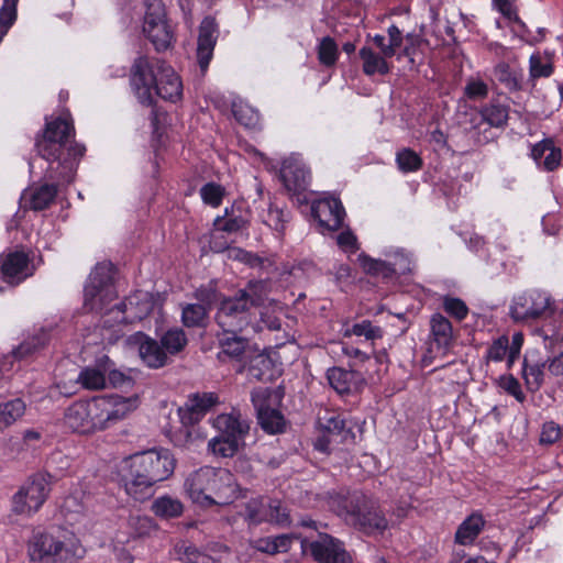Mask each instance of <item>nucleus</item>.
Instances as JSON below:
<instances>
[{
	"mask_svg": "<svg viewBox=\"0 0 563 563\" xmlns=\"http://www.w3.org/2000/svg\"><path fill=\"white\" fill-rule=\"evenodd\" d=\"M252 309L236 292L232 297H223L214 316L216 323L225 334H239L252 323Z\"/></svg>",
	"mask_w": 563,
	"mask_h": 563,
	"instance_id": "9",
	"label": "nucleus"
},
{
	"mask_svg": "<svg viewBox=\"0 0 563 563\" xmlns=\"http://www.w3.org/2000/svg\"><path fill=\"white\" fill-rule=\"evenodd\" d=\"M221 352L230 357H240L249 344L247 339L238 334H225L219 340Z\"/></svg>",
	"mask_w": 563,
	"mask_h": 563,
	"instance_id": "42",
	"label": "nucleus"
},
{
	"mask_svg": "<svg viewBox=\"0 0 563 563\" xmlns=\"http://www.w3.org/2000/svg\"><path fill=\"white\" fill-rule=\"evenodd\" d=\"M443 309L457 321L464 320L468 313V308L462 299L450 296L443 298Z\"/></svg>",
	"mask_w": 563,
	"mask_h": 563,
	"instance_id": "51",
	"label": "nucleus"
},
{
	"mask_svg": "<svg viewBox=\"0 0 563 563\" xmlns=\"http://www.w3.org/2000/svg\"><path fill=\"white\" fill-rule=\"evenodd\" d=\"M338 506V512L357 526L367 534L383 533L388 521L378 505L362 494H353L350 497L336 494L332 498V506Z\"/></svg>",
	"mask_w": 563,
	"mask_h": 563,
	"instance_id": "5",
	"label": "nucleus"
},
{
	"mask_svg": "<svg viewBox=\"0 0 563 563\" xmlns=\"http://www.w3.org/2000/svg\"><path fill=\"white\" fill-rule=\"evenodd\" d=\"M464 96L468 100H483L488 96V86L479 78H470L464 87Z\"/></svg>",
	"mask_w": 563,
	"mask_h": 563,
	"instance_id": "49",
	"label": "nucleus"
},
{
	"mask_svg": "<svg viewBox=\"0 0 563 563\" xmlns=\"http://www.w3.org/2000/svg\"><path fill=\"white\" fill-rule=\"evenodd\" d=\"M383 334V329L378 325L373 324L372 321L369 320H363L360 323H355L350 329H346L344 332L345 336H364L366 340L369 341L382 339Z\"/></svg>",
	"mask_w": 563,
	"mask_h": 563,
	"instance_id": "43",
	"label": "nucleus"
},
{
	"mask_svg": "<svg viewBox=\"0 0 563 563\" xmlns=\"http://www.w3.org/2000/svg\"><path fill=\"white\" fill-rule=\"evenodd\" d=\"M268 522H274L277 525H287L289 523V515L287 512L286 507L279 500H268Z\"/></svg>",
	"mask_w": 563,
	"mask_h": 563,
	"instance_id": "55",
	"label": "nucleus"
},
{
	"mask_svg": "<svg viewBox=\"0 0 563 563\" xmlns=\"http://www.w3.org/2000/svg\"><path fill=\"white\" fill-rule=\"evenodd\" d=\"M247 375L258 382H269L275 377V366L272 358L260 353L253 356L247 367Z\"/></svg>",
	"mask_w": 563,
	"mask_h": 563,
	"instance_id": "27",
	"label": "nucleus"
},
{
	"mask_svg": "<svg viewBox=\"0 0 563 563\" xmlns=\"http://www.w3.org/2000/svg\"><path fill=\"white\" fill-rule=\"evenodd\" d=\"M135 341L139 344L140 356L148 367L159 368L168 363V355L161 341L151 339L143 333H137Z\"/></svg>",
	"mask_w": 563,
	"mask_h": 563,
	"instance_id": "22",
	"label": "nucleus"
},
{
	"mask_svg": "<svg viewBox=\"0 0 563 563\" xmlns=\"http://www.w3.org/2000/svg\"><path fill=\"white\" fill-rule=\"evenodd\" d=\"M280 177L288 191L301 192L309 185L310 174L303 166L288 163L283 165Z\"/></svg>",
	"mask_w": 563,
	"mask_h": 563,
	"instance_id": "24",
	"label": "nucleus"
},
{
	"mask_svg": "<svg viewBox=\"0 0 563 563\" xmlns=\"http://www.w3.org/2000/svg\"><path fill=\"white\" fill-rule=\"evenodd\" d=\"M115 309L122 313L129 312L128 317L120 319L121 322H132L146 317L153 309V302L150 300L147 292L137 291L117 305Z\"/></svg>",
	"mask_w": 563,
	"mask_h": 563,
	"instance_id": "23",
	"label": "nucleus"
},
{
	"mask_svg": "<svg viewBox=\"0 0 563 563\" xmlns=\"http://www.w3.org/2000/svg\"><path fill=\"white\" fill-rule=\"evenodd\" d=\"M358 55L363 62V71L365 75L373 76L376 73L386 75L389 73V66L386 62V57L375 53L371 47H362Z\"/></svg>",
	"mask_w": 563,
	"mask_h": 563,
	"instance_id": "31",
	"label": "nucleus"
},
{
	"mask_svg": "<svg viewBox=\"0 0 563 563\" xmlns=\"http://www.w3.org/2000/svg\"><path fill=\"white\" fill-rule=\"evenodd\" d=\"M330 386L340 395L360 391L366 384L362 373L342 367H332L327 372Z\"/></svg>",
	"mask_w": 563,
	"mask_h": 563,
	"instance_id": "19",
	"label": "nucleus"
},
{
	"mask_svg": "<svg viewBox=\"0 0 563 563\" xmlns=\"http://www.w3.org/2000/svg\"><path fill=\"white\" fill-rule=\"evenodd\" d=\"M224 192V188L216 183H208L200 189V195L203 202L212 207H218L221 205Z\"/></svg>",
	"mask_w": 563,
	"mask_h": 563,
	"instance_id": "50",
	"label": "nucleus"
},
{
	"mask_svg": "<svg viewBox=\"0 0 563 563\" xmlns=\"http://www.w3.org/2000/svg\"><path fill=\"white\" fill-rule=\"evenodd\" d=\"M57 195V186L54 184H43L31 188L24 196L25 202L30 209L41 211L51 206Z\"/></svg>",
	"mask_w": 563,
	"mask_h": 563,
	"instance_id": "26",
	"label": "nucleus"
},
{
	"mask_svg": "<svg viewBox=\"0 0 563 563\" xmlns=\"http://www.w3.org/2000/svg\"><path fill=\"white\" fill-rule=\"evenodd\" d=\"M73 124L64 118L46 121L45 129L36 137L37 154L49 163L45 177L49 180L70 181L77 161L85 147L75 143Z\"/></svg>",
	"mask_w": 563,
	"mask_h": 563,
	"instance_id": "1",
	"label": "nucleus"
},
{
	"mask_svg": "<svg viewBox=\"0 0 563 563\" xmlns=\"http://www.w3.org/2000/svg\"><path fill=\"white\" fill-rule=\"evenodd\" d=\"M217 23L213 18L207 16L202 20L199 27L197 59L199 67L205 73L213 55L217 41Z\"/></svg>",
	"mask_w": 563,
	"mask_h": 563,
	"instance_id": "20",
	"label": "nucleus"
},
{
	"mask_svg": "<svg viewBox=\"0 0 563 563\" xmlns=\"http://www.w3.org/2000/svg\"><path fill=\"white\" fill-rule=\"evenodd\" d=\"M338 55V45L334 40L330 36L323 37L318 46L319 62L327 67H331L336 63Z\"/></svg>",
	"mask_w": 563,
	"mask_h": 563,
	"instance_id": "47",
	"label": "nucleus"
},
{
	"mask_svg": "<svg viewBox=\"0 0 563 563\" xmlns=\"http://www.w3.org/2000/svg\"><path fill=\"white\" fill-rule=\"evenodd\" d=\"M187 402L188 406L191 407V410H196L202 418L207 411L219 404V397L214 393H197L190 396Z\"/></svg>",
	"mask_w": 563,
	"mask_h": 563,
	"instance_id": "45",
	"label": "nucleus"
},
{
	"mask_svg": "<svg viewBox=\"0 0 563 563\" xmlns=\"http://www.w3.org/2000/svg\"><path fill=\"white\" fill-rule=\"evenodd\" d=\"M553 73V64L548 56L533 54L529 60V74L531 79L547 78Z\"/></svg>",
	"mask_w": 563,
	"mask_h": 563,
	"instance_id": "44",
	"label": "nucleus"
},
{
	"mask_svg": "<svg viewBox=\"0 0 563 563\" xmlns=\"http://www.w3.org/2000/svg\"><path fill=\"white\" fill-rule=\"evenodd\" d=\"M29 555L38 563H67L74 559L73 552L64 542L49 532H37L29 543Z\"/></svg>",
	"mask_w": 563,
	"mask_h": 563,
	"instance_id": "12",
	"label": "nucleus"
},
{
	"mask_svg": "<svg viewBox=\"0 0 563 563\" xmlns=\"http://www.w3.org/2000/svg\"><path fill=\"white\" fill-rule=\"evenodd\" d=\"M143 31L147 35L148 40L153 43L156 51H165L170 46L173 33L166 21L144 25Z\"/></svg>",
	"mask_w": 563,
	"mask_h": 563,
	"instance_id": "32",
	"label": "nucleus"
},
{
	"mask_svg": "<svg viewBox=\"0 0 563 563\" xmlns=\"http://www.w3.org/2000/svg\"><path fill=\"white\" fill-rule=\"evenodd\" d=\"M51 493V476L36 473L12 497V511L31 517L40 510Z\"/></svg>",
	"mask_w": 563,
	"mask_h": 563,
	"instance_id": "8",
	"label": "nucleus"
},
{
	"mask_svg": "<svg viewBox=\"0 0 563 563\" xmlns=\"http://www.w3.org/2000/svg\"><path fill=\"white\" fill-rule=\"evenodd\" d=\"M302 545L318 563H352L342 542L327 533H320L313 541H303Z\"/></svg>",
	"mask_w": 563,
	"mask_h": 563,
	"instance_id": "13",
	"label": "nucleus"
},
{
	"mask_svg": "<svg viewBox=\"0 0 563 563\" xmlns=\"http://www.w3.org/2000/svg\"><path fill=\"white\" fill-rule=\"evenodd\" d=\"M268 500L265 499H252L246 504L245 517L254 525L268 521Z\"/></svg>",
	"mask_w": 563,
	"mask_h": 563,
	"instance_id": "46",
	"label": "nucleus"
},
{
	"mask_svg": "<svg viewBox=\"0 0 563 563\" xmlns=\"http://www.w3.org/2000/svg\"><path fill=\"white\" fill-rule=\"evenodd\" d=\"M146 12L144 18V25L165 22V9L159 0H151L146 2Z\"/></svg>",
	"mask_w": 563,
	"mask_h": 563,
	"instance_id": "52",
	"label": "nucleus"
},
{
	"mask_svg": "<svg viewBox=\"0 0 563 563\" xmlns=\"http://www.w3.org/2000/svg\"><path fill=\"white\" fill-rule=\"evenodd\" d=\"M319 421L329 437H340L341 441L353 437L351 429L346 427L345 420L340 415L332 413L329 417L319 418Z\"/></svg>",
	"mask_w": 563,
	"mask_h": 563,
	"instance_id": "39",
	"label": "nucleus"
},
{
	"mask_svg": "<svg viewBox=\"0 0 563 563\" xmlns=\"http://www.w3.org/2000/svg\"><path fill=\"white\" fill-rule=\"evenodd\" d=\"M549 308V297L539 291H530L514 300L510 316L515 321L527 322L547 314Z\"/></svg>",
	"mask_w": 563,
	"mask_h": 563,
	"instance_id": "14",
	"label": "nucleus"
},
{
	"mask_svg": "<svg viewBox=\"0 0 563 563\" xmlns=\"http://www.w3.org/2000/svg\"><path fill=\"white\" fill-rule=\"evenodd\" d=\"M25 411V404L22 399L15 398L0 404V431L10 427Z\"/></svg>",
	"mask_w": 563,
	"mask_h": 563,
	"instance_id": "36",
	"label": "nucleus"
},
{
	"mask_svg": "<svg viewBox=\"0 0 563 563\" xmlns=\"http://www.w3.org/2000/svg\"><path fill=\"white\" fill-rule=\"evenodd\" d=\"M100 404L99 397L71 404L64 413L65 424L73 431L80 433L103 430Z\"/></svg>",
	"mask_w": 563,
	"mask_h": 563,
	"instance_id": "11",
	"label": "nucleus"
},
{
	"mask_svg": "<svg viewBox=\"0 0 563 563\" xmlns=\"http://www.w3.org/2000/svg\"><path fill=\"white\" fill-rule=\"evenodd\" d=\"M174 550L177 559L185 563H214L213 558L185 541L177 543Z\"/></svg>",
	"mask_w": 563,
	"mask_h": 563,
	"instance_id": "37",
	"label": "nucleus"
},
{
	"mask_svg": "<svg viewBox=\"0 0 563 563\" xmlns=\"http://www.w3.org/2000/svg\"><path fill=\"white\" fill-rule=\"evenodd\" d=\"M137 397L124 398L121 396L114 397H99L100 408H102V423L103 429L109 428L111 424L124 419L128 413L137 408Z\"/></svg>",
	"mask_w": 563,
	"mask_h": 563,
	"instance_id": "17",
	"label": "nucleus"
},
{
	"mask_svg": "<svg viewBox=\"0 0 563 563\" xmlns=\"http://www.w3.org/2000/svg\"><path fill=\"white\" fill-rule=\"evenodd\" d=\"M214 227L217 231L234 233L246 227V221L242 217H232L224 220L218 217L214 220Z\"/></svg>",
	"mask_w": 563,
	"mask_h": 563,
	"instance_id": "56",
	"label": "nucleus"
},
{
	"mask_svg": "<svg viewBox=\"0 0 563 563\" xmlns=\"http://www.w3.org/2000/svg\"><path fill=\"white\" fill-rule=\"evenodd\" d=\"M185 489L192 501L201 505H229L238 496L231 472L210 466L192 472L185 482Z\"/></svg>",
	"mask_w": 563,
	"mask_h": 563,
	"instance_id": "4",
	"label": "nucleus"
},
{
	"mask_svg": "<svg viewBox=\"0 0 563 563\" xmlns=\"http://www.w3.org/2000/svg\"><path fill=\"white\" fill-rule=\"evenodd\" d=\"M396 162L404 173L419 170L422 167L421 157L411 148H402L397 153Z\"/></svg>",
	"mask_w": 563,
	"mask_h": 563,
	"instance_id": "48",
	"label": "nucleus"
},
{
	"mask_svg": "<svg viewBox=\"0 0 563 563\" xmlns=\"http://www.w3.org/2000/svg\"><path fill=\"white\" fill-rule=\"evenodd\" d=\"M404 263L398 266L396 262H385L382 260L372 258L368 255L361 253L357 256V263L364 273L382 278H391L395 275H404L410 271L409 262L401 260Z\"/></svg>",
	"mask_w": 563,
	"mask_h": 563,
	"instance_id": "21",
	"label": "nucleus"
},
{
	"mask_svg": "<svg viewBox=\"0 0 563 563\" xmlns=\"http://www.w3.org/2000/svg\"><path fill=\"white\" fill-rule=\"evenodd\" d=\"M282 400L277 390L257 388L252 391V402L256 409L258 423L271 434L280 433L285 428V418L276 408Z\"/></svg>",
	"mask_w": 563,
	"mask_h": 563,
	"instance_id": "10",
	"label": "nucleus"
},
{
	"mask_svg": "<svg viewBox=\"0 0 563 563\" xmlns=\"http://www.w3.org/2000/svg\"><path fill=\"white\" fill-rule=\"evenodd\" d=\"M152 510L158 517L165 519L175 518L181 515L183 505L178 499L163 496L154 500Z\"/></svg>",
	"mask_w": 563,
	"mask_h": 563,
	"instance_id": "41",
	"label": "nucleus"
},
{
	"mask_svg": "<svg viewBox=\"0 0 563 563\" xmlns=\"http://www.w3.org/2000/svg\"><path fill=\"white\" fill-rule=\"evenodd\" d=\"M212 427L219 434L208 442V449L220 457L234 456L244 445L250 431L249 420L236 410L218 415L212 420Z\"/></svg>",
	"mask_w": 563,
	"mask_h": 563,
	"instance_id": "6",
	"label": "nucleus"
},
{
	"mask_svg": "<svg viewBox=\"0 0 563 563\" xmlns=\"http://www.w3.org/2000/svg\"><path fill=\"white\" fill-rule=\"evenodd\" d=\"M561 437V428L559 424L550 421L545 422L542 427V431L540 434V443L541 444H553L555 443Z\"/></svg>",
	"mask_w": 563,
	"mask_h": 563,
	"instance_id": "60",
	"label": "nucleus"
},
{
	"mask_svg": "<svg viewBox=\"0 0 563 563\" xmlns=\"http://www.w3.org/2000/svg\"><path fill=\"white\" fill-rule=\"evenodd\" d=\"M484 526V519L481 515H472L464 520L455 533V540L460 544H470L479 534Z\"/></svg>",
	"mask_w": 563,
	"mask_h": 563,
	"instance_id": "35",
	"label": "nucleus"
},
{
	"mask_svg": "<svg viewBox=\"0 0 563 563\" xmlns=\"http://www.w3.org/2000/svg\"><path fill=\"white\" fill-rule=\"evenodd\" d=\"M212 244H213L212 247L217 252H221V251L227 250L229 258H233V260H236V261H240V262H243V263L246 260V256H247V253H249L247 251L242 250L240 247H228L224 244H218L216 235H213Z\"/></svg>",
	"mask_w": 563,
	"mask_h": 563,
	"instance_id": "62",
	"label": "nucleus"
},
{
	"mask_svg": "<svg viewBox=\"0 0 563 563\" xmlns=\"http://www.w3.org/2000/svg\"><path fill=\"white\" fill-rule=\"evenodd\" d=\"M267 283L265 280H250L243 289H239L236 294L250 303L253 308L264 305L267 298Z\"/></svg>",
	"mask_w": 563,
	"mask_h": 563,
	"instance_id": "33",
	"label": "nucleus"
},
{
	"mask_svg": "<svg viewBox=\"0 0 563 563\" xmlns=\"http://www.w3.org/2000/svg\"><path fill=\"white\" fill-rule=\"evenodd\" d=\"M548 372L551 376L563 377V351L547 360Z\"/></svg>",
	"mask_w": 563,
	"mask_h": 563,
	"instance_id": "64",
	"label": "nucleus"
},
{
	"mask_svg": "<svg viewBox=\"0 0 563 563\" xmlns=\"http://www.w3.org/2000/svg\"><path fill=\"white\" fill-rule=\"evenodd\" d=\"M194 297L199 301V305H205L211 309V306L220 299V295L213 285L202 286L194 292Z\"/></svg>",
	"mask_w": 563,
	"mask_h": 563,
	"instance_id": "53",
	"label": "nucleus"
},
{
	"mask_svg": "<svg viewBox=\"0 0 563 563\" xmlns=\"http://www.w3.org/2000/svg\"><path fill=\"white\" fill-rule=\"evenodd\" d=\"M122 483L129 496L143 501L154 493V486L174 472L175 460L166 449L147 450L124 461Z\"/></svg>",
	"mask_w": 563,
	"mask_h": 563,
	"instance_id": "2",
	"label": "nucleus"
},
{
	"mask_svg": "<svg viewBox=\"0 0 563 563\" xmlns=\"http://www.w3.org/2000/svg\"><path fill=\"white\" fill-rule=\"evenodd\" d=\"M130 82L139 100L154 104V95L175 101L181 95V81L175 70L164 60L139 56L130 69Z\"/></svg>",
	"mask_w": 563,
	"mask_h": 563,
	"instance_id": "3",
	"label": "nucleus"
},
{
	"mask_svg": "<svg viewBox=\"0 0 563 563\" xmlns=\"http://www.w3.org/2000/svg\"><path fill=\"white\" fill-rule=\"evenodd\" d=\"M49 341V333L42 328L32 336L25 339L16 349L13 350V356L22 360L26 358L37 351L42 350Z\"/></svg>",
	"mask_w": 563,
	"mask_h": 563,
	"instance_id": "29",
	"label": "nucleus"
},
{
	"mask_svg": "<svg viewBox=\"0 0 563 563\" xmlns=\"http://www.w3.org/2000/svg\"><path fill=\"white\" fill-rule=\"evenodd\" d=\"M1 273L4 282L20 284L33 274L29 255L22 251L8 253L2 257Z\"/></svg>",
	"mask_w": 563,
	"mask_h": 563,
	"instance_id": "18",
	"label": "nucleus"
},
{
	"mask_svg": "<svg viewBox=\"0 0 563 563\" xmlns=\"http://www.w3.org/2000/svg\"><path fill=\"white\" fill-rule=\"evenodd\" d=\"M545 368L548 369L547 361L542 363H529L527 360H525L522 374L526 386L530 391H538L544 384Z\"/></svg>",
	"mask_w": 563,
	"mask_h": 563,
	"instance_id": "34",
	"label": "nucleus"
},
{
	"mask_svg": "<svg viewBox=\"0 0 563 563\" xmlns=\"http://www.w3.org/2000/svg\"><path fill=\"white\" fill-rule=\"evenodd\" d=\"M560 161H561V151L559 148L554 147L553 142L551 141V145L549 146V150H548L541 165L547 170H553L559 166Z\"/></svg>",
	"mask_w": 563,
	"mask_h": 563,
	"instance_id": "63",
	"label": "nucleus"
},
{
	"mask_svg": "<svg viewBox=\"0 0 563 563\" xmlns=\"http://www.w3.org/2000/svg\"><path fill=\"white\" fill-rule=\"evenodd\" d=\"M112 265L98 264L85 286L84 309L86 312H101L115 297L112 286Z\"/></svg>",
	"mask_w": 563,
	"mask_h": 563,
	"instance_id": "7",
	"label": "nucleus"
},
{
	"mask_svg": "<svg viewBox=\"0 0 563 563\" xmlns=\"http://www.w3.org/2000/svg\"><path fill=\"white\" fill-rule=\"evenodd\" d=\"M104 365V377L108 376V380L110 385L113 387H121L125 383H130V377L126 376L121 371H118L115 368H112V363L110 360L106 356L103 360Z\"/></svg>",
	"mask_w": 563,
	"mask_h": 563,
	"instance_id": "58",
	"label": "nucleus"
},
{
	"mask_svg": "<svg viewBox=\"0 0 563 563\" xmlns=\"http://www.w3.org/2000/svg\"><path fill=\"white\" fill-rule=\"evenodd\" d=\"M430 332L432 343L439 349L448 350L454 340L451 321L441 313H433L430 318Z\"/></svg>",
	"mask_w": 563,
	"mask_h": 563,
	"instance_id": "25",
	"label": "nucleus"
},
{
	"mask_svg": "<svg viewBox=\"0 0 563 563\" xmlns=\"http://www.w3.org/2000/svg\"><path fill=\"white\" fill-rule=\"evenodd\" d=\"M287 214L285 213V211L275 206H271L265 218V223L272 229L278 232H283L285 230Z\"/></svg>",
	"mask_w": 563,
	"mask_h": 563,
	"instance_id": "54",
	"label": "nucleus"
},
{
	"mask_svg": "<svg viewBox=\"0 0 563 563\" xmlns=\"http://www.w3.org/2000/svg\"><path fill=\"white\" fill-rule=\"evenodd\" d=\"M161 344L167 355H176L187 345V336L183 329L173 328L166 331L161 338Z\"/></svg>",
	"mask_w": 563,
	"mask_h": 563,
	"instance_id": "38",
	"label": "nucleus"
},
{
	"mask_svg": "<svg viewBox=\"0 0 563 563\" xmlns=\"http://www.w3.org/2000/svg\"><path fill=\"white\" fill-rule=\"evenodd\" d=\"M57 386L65 395L76 394L80 388L87 390L104 389L107 377H104L103 360H100L96 366L84 367L74 380H69V384L60 380Z\"/></svg>",
	"mask_w": 563,
	"mask_h": 563,
	"instance_id": "15",
	"label": "nucleus"
},
{
	"mask_svg": "<svg viewBox=\"0 0 563 563\" xmlns=\"http://www.w3.org/2000/svg\"><path fill=\"white\" fill-rule=\"evenodd\" d=\"M209 320V308L199 303L181 306V322L186 328H206Z\"/></svg>",
	"mask_w": 563,
	"mask_h": 563,
	"instance_id": "28",
	"label": "nucleus"
},
{
	"mask_svg": "<svg viewBox=\"0 0 563 563\" xmlns=\"http://www.w3.org/2000/svg\"><path fill=\"white\" fill-rule=\"evenodd\" d=\"M494 75L499 82L510 91H518L522 88V75L512 70L508 64L499 63L494 68Z\"/></svg>",
	"mask_w": 563,
	"mask_h": 563,
	"instance_id": "40",
	"label": "nucleus"
},
{
	"mask_svg": "<svg viewBox=\"0 0 563 563\" xmlns=\"http://www.w3.org/2000/svg\"><path fill=\"white\" fill-rule=\"evenodd\" d=\"M499 12L510 21L521 24L517 11L512 4V0H493Z\"/></svg>",
	"mask_w": 563,
	"mask_h": 563,
	"instance_id": "61",
	"label": "nucleus"
},
{
	"mask_svg": "<svg viewBox=\"0 0 563 563\" xmlns=\"http://www.w3.org/2000/svg\"><path fill=\"white\" fill-rule=\"evenodd\" d=\"M234 118L245 126H252L257 122L258 115L250 107L243 104H233Z\"/></svg>",
	"mask_w": 563,
	"mask_h": 563,
	"instance_id": "57",
	"label": "nucleus"
},
{
	"mask_svg": "<svg viewBox=\"0 0 563 563\" xmlns=\"http://www.w3.org/2000/svg\"><path fill=\"white\" fill-rule=\"evenodd\" d=\"M484 122L489 126L504 128L509 118V107L501 104L497 100H492L479 110Z\"/></svg>",
	"mask_w": 563,
	"mask_h": 563,
	"instance_id": "30",
	"label": "nucleus"
},
{
	"mask_svg": "<svg viewBox=\"0 0 563 563\" xmlns=\"http://www.w3.org/2000/svg\"><path fill=\"white\" fill-rule=\"evenodd\" d=\"M311 214L318 220L320 228L336 231L343 224L345 211L339 199L328 197L312 203Z\"/></svg>",
	"mask_w": 563,
	"mask_h": 563,
	"instance_id": "16",
	"label": "nucleus"
},
{
	"mask_svg": "<svg viewBox=\"0 0 563 563\" xmlns=\"http://www.w3.org/2000/svg\"><path fill=\"white\" fill-rule=\"evenodd\" d=\"M508 354V338L503 335L493 342L488 349L487 357L499 362Z\"/></svg>",
	"mask_w": 563,
	"mask_h": 563,
	"instance_id": "59",
	"label": "nucleus"
}]
</instances>
